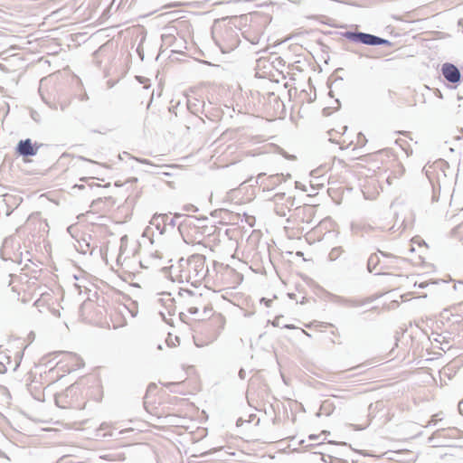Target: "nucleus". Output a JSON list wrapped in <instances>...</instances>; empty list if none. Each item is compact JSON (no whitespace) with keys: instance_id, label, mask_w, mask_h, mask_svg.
I'll return each mask as SVG.
<instances>
[{"instance_id":"nucleus-3","label":"nucleus","mask_w":463,"mask_h":463,"mask_svg":"<svg viewBox=\"0 0 463 463\" xmlns=\"http://www.w3.org/2000/svg\"><path fill=\"white\" fill-rule=\"evenodd\" d=\"M185 294L184 304L186 310L191 315H197L198 319L204 320L211 316L213 311L209 304H204L201 294L194 295L190 290H184L180 293L181 296Z\"/></svg>"},{"instance_id":"nucleus-19","label":"nucleus","mask_w":463,"mask_h":463,"mask_svg":"<svg viewBox=\"0 0 463 463\" xmlns=\"http://www.w3.org/2000/svg\"><path fill=\"white\" fill-rule=\"evenodd\" d=\"M174 35L173 34H163L162 35V41L165 44H171L172 41L174 40Z\"/></svg>"},{"instance_id":"nucleus-15","label":"nucleus","mask_w":463,"mask_h":463,"mask_svg":"<svg viewBox=\"0 0 463 463\" xmlns=\"http://www.w3.org/2000/svg\"><path fill=\"white\" fill-rule=\"evenodd\" d=\"M71 391H72V388H71V387H70V388H68V389L66 390V394H65V395L61 394V395L56 396V397H55V402H56V404H57L58 406H60V407L65 408V407H66V405H65V404H63V403H64V401H62V399H63L65 396L67 397V396H68V393H69V392H71Z\"/></svg>"},{"instance_id":"nucleus-13","label":"nucleus","mask_w":463,"mask_h":463,"mask_svg":"<svg viewBox=\"0 0 463 463\" xmlns=\"http://www.w3.org/2000/svg\"><path fill=\"white\" fill-rule=\"evenodd\" d=\"M282 178L279 175H274L267 177V181L269 184L265 186V188H269L270 186L273 187L275 185H278L281 182Z\"/></svg>"},{"instance_id":"nucleus-7","label":"nucleus","mask_w":463,"mask_h":463,"mask_svg":"<svg viewBox=\"0 0 463 463\" xmlns=\"http://www.w3.org/2000/svg\"><path fill=\"white\" fill-rule=\"evenodd\" d=\"M273 202L274 212L280 217H286L295 206V198L287 196L285 194H276L273 196Z\"/></svg>"},{"instance_id":"nucleus-17","label":"nucleus","mask_w":463,"mask_h":463,"mask_svg":"<svg viewBox=\"0 0 463 463\" xmlns=\"http://www.w3.org/2000/svg\"><path fill=\"white\" fill-rule=\"evenodd\" d=\"M343 303L347 307H359L363 304L362 301L357 299H345Z\"/></svg>"},{"instance_id":"nucleus-34","label":"nucleus","mask_w":463,"mask_h":463,"mask_svg":"<svg viewBox=\"0 0 463 463\" xmlns=\"http://www.w3.org/2000/svg\"><path fill=\"white\" fill-rule=\"evenodd\" d=\"M309 439H316V436H314V435H310V436H309Z\"/></svg>"},{"instance_id":"nucleus-26","label":"nucleus","mask_w":463,"mask_h":463,"mask_svg":"<svg viewBox=\"0 0 463 463\" xmlns=\"http://www.w3.org/2000/svg\"><path fill=\"white\" fill-rule=\"evenodd\" d=\"M139 265H140V267H141V268L148 269V266H146V263H144V261H143V260H140V261H139Z\"/></svg>"},{"instance_id":"nucleus-31","label":"nucleus","mask_w":463,"mask_h":463,"mask_svg":"<svg viewBox=\"0 0 463 463\" xmlns=\"http://www.w3.org/2000/svg\"><path fill=\"white\" fill-rule=\"evenodd\" d=\"M74 187H77L79 189H83L84 188V185L83 184H75Z\"/></svg>"},{"instance_id":"nucleus-2","label":"nucleus","mask_w":463,"mask_h":463,"mask_svg":"<svg viewBox=\"0 0 463 463\" xmlns=\"http://www.w3.org/2000/svg\"><path fill=\"white\" fill-rule=\"evenodd\" d=\"M213 38L223 53H228L238 47L240 38L235 27L224 25L213 31Z\"/></svg>"},{"instance_id":"nucleus-21","label":"nucleus","mask_w":463,"mask_h":463,"mask_svg":"<svg viewBox=\"0 0 463 463\" xmlns=\"http://www.w3.org/2000/svg\"><path fill=\"white\" fill-rule=\"evenodd\" d=\"M228 271H229V273H231L233 276H235V278L238 280V283L242 280V275H241L240 273H237L234 269H229Z\"/></svg>"},{"instance_id":"nucleus-36","label":"nucleus","mask_w":463,"mask_h":463,"mask_svg":"<svg viewBox=\"0 0 463 463\" xmlns=\"http://www.w3.org/2000/svg\"><path fill=\"white\" fill-rule=\"evenodd\" d=\"M453 288H454V289H457L458 288L457 284H455Z\"/></svg>"},{"instance_id":"nucleus-37","label":"nucleus","mask_w":463,"mask_h":463,"mask_svg":"<svg viewBox=\"0 0 463 463\" xmlns=\"http://www.w3.org/2000/svg\"><path fill=\"white\" fill-rule=\"evenodd\" d=\"M458 283V284H463V280H459Z\"/></svg>"},{"instance_id":"nucleus-27","label":"nucleus","mask_w":463,"mask_h":463,"mask_svg":"<svg viewBox=\"0 0 463 463\" xmlns=\"http://www.w3.org/2000/svg\"><path fill=\"white\" fill-rule=\"evenodd\" d=\"M264 176H265V174H263V173H261V174L258 175V176H257V181L261 180Z\"/></svg>"},{"instance_id":"nucleus-29","label":"nucleus","mask_w":463,"mask_h":463,"mask_svg":"<svg viewBox=\"0 0 463 463\" xmlns=\"http://www.w3.org/2000/svg\"><path fill=\"white\" fill-rule=\"evenodd\" d=\"M40 303H41V300L40 299H37L35 302H34V306L35 307H40Z\"/></svg>"},{"instance_id":"nucleus-18","label":"nucleus","mask_w":463,"mask_h":463,"mask_svg":"<svg viewBox=\"0 0 463 463\" xmlns=\"http://www.w3.org/2000/svg\"><path fill=\"white\" fill-rule=\"evenodd\" d=\"M280 319H281V317H276L274 318L273 322H272V325H273L274 326H283V327H286V328H294V326H291V325H282V324L280 323Z\"/></svg>"},{"instance_id":"nucleus-23","label":"nucleus","mask_w":463,"mask_h":463,"mask_svg":"<svg viewBox=\"0 0 463 463\" xmlns=\"http://www.w3.org/2000/svg\"><path fill=\"white\" fill-rule=\"evenodd\" d=\"M137 160L139 163L144 164V165H152V163L148 159L142 158V159H137Z\"/></svg>"},{"instance_id":"nucleus-5","label":"nucleus","mask_w":463,"mask_h":463,"mask_svg":"<svg viewBox=\"0 0 463 463\" xmlns=\"http://www.w3.org/2000/svg\"><path fill=\"white\" fill-rule=\"evenodd\" d=\"M161 220L162 223L166 226L171 227H178V230L181 234L186 231L187 228H190L192 225H194L195 219L188 216L183 215L179 213H175L173 217H170L168 214L163 213L158 215H154L151 223H155L156 221Z\"/></svg>"},{"instance_id":"nucleus-32","label":"nucleus","mask_w":463,"mask_h":463,"mask_svg":"<svg viewBox=\"0 0 463 463\" xmlns=\"http://www.w3.org/2000/svg\"><path fill=\"white\" fill-rule=\"evenodd\" d=\"M161 222H161V220L159 219L158 221H156L154 224H155V225H156V226L158 227V226H159V224H160Z\"/></svg>"},{"instance_id":"nucleus-39","label":"nucleus","mask_w":463,"mask_h":463,"mask_svg":"<svg viewBox=\"0 0 463 463\" xmlns=\"http://www.w3.org/2000/svg\"><path fill=\"white\" fill-rule=\"evenodd\" d=\"M461 305H463V303Z\"/></svg>"},{"instance_id":"nucleus-14","label":"nucleus","mask_w":463,"mask_h":463,"mask_svg":"<svg viewBox=\"0 0 463 463\" xmlns=\"http://www.w3.org/2000/svg\"><path fill=\"white\" fill-rule=\"evenodd\" d=\"M344 252V250L341 246L335 247L331 250V251L328 254V257L330 260H335L340 257V255Z\"/></svg>"},{"instance_id":"nucleus-24","label":"nucleus","mask_w":463,"mask_h":463,"mask_svg":"<svg viewBox=\"0 0 463 463\" xmlns=\"http://www.w3.org/2000/svg\"><path fill=\"white\" fill-rule=\"evenodd\" d=\"M5 372H6V366L2 362H0V373H4Z\"/></svg>"},{"instance_id":"nucleus-20","label":"nucleus","mask_w":463,"mask_h":463,"mask_svg":"<svg viewBox=\"0 0 463 463\" xmlns=\"http://www.w3.org/2000/svg\"><path fill=\"white\" fill-rule=\"evenodd\" d=\"M365 142H366L365 137L362 133H359L357 136V143L360 146H364L365 144Z\"/></svg>"},{"instance_id":"nucleus-1","label":"nucleus","mask_w":463,"mask_h":463,"mask_svg":"<svg viewBox=\"0 0 463 463\" xmlns=\"http://www.w3.org/2000/svg\"><path fill=\"white\" fill-rule=\"evenodd\" d=\"M177 269L179 280L191 283L193 286L200 284L208 273L205 257L201 254H194L186 260L181 259Z\"/></svg>"},{"instance_id":"nucleus-33","label":"nucleus","mask_w":463,"mask_h":463,"mask_svg":"<svg viewBox=\"0 0 463 463\" xmlns=\"http://www.w3.org/2000/svg\"><path fill=\"white\" fill-rule=\"evenodd\" d=\"M79 158H80V160L88 161V159H86V158H85V157H83V156H79ZM89 162H92V161H91V160H89Z\"/></svg>"},{"instance_id":"nucleus-16","label":"nucleus","mask_w":463,"mask_h":463,"mask_svg":"<svg viewBox=\"0 0 463 463\" xmlns=\"http://www.w3.org/2000/svg\"><path fill=\"white\" fill-rule=\"evenodd\" d=\"M245 38L252 44H258L260 40V34L256 33L253 35L246 34Z\"/></svg>"},{"instance_id":"nucleus-8","label":"nucleus","mask_w":463,"mask_h":463,"mask_svg":"<svg viewBox=\"0 0 463 463\" xmlns=\"http://www.w3.org/2000/svg\"><path fill=\"white\" fill-rule=\"evenodd\" d=\"M43 100L51 109L63 112L71 106L72 98L65 93H58L52 98L43 97Z\"/></svg>"},{"instance_id":"nucleus-22","label":"nucleus","mask_w":463,"mask_h":463,"mask_svg":"<svg viewBox=\"0 0 463 463\" xmlns=\"http://www.w3.org/2000/svg\"><path fill=\"white\" fill-rule=\"evenodd\" d=\"M239 377H240L241 380H244V379H245V377H246V372H245V370H244V369H242V368H241V369L239 371Z\"/></svg>"},{"instance_id":"nucleus-28","label":"nucleus","mask_w":463,"mask_h":463,"mask_svg":"<svg viewBox=\"0 0 463 463\" xmlns=\"http://www.w3.org/2000/svg\"><path fill=\"white\" fill-rule=\"evenodd\" d=\"M419 287L420 288H425V287H427V283L421 282V283L419 284Z\"/></svg>"},{"instance_id":"nucleus-12","label":"nucleus","mask_w":463,"mask_h":463,"mask_svg":"<svg viewBox=\"0 0 463 463\" xmlns=\"http://www.w3.org/2000/svg\"><path fill=\"white\" fill-rule=\"evenodd\" d=\"M333 410V404L329 401H325L320 406L319 414L330 415Z\"/></svg>"},{"instance_id":"nucleus-30","label":"nucleus","mask_w":463,"mask_h":463,"mask_svg":"<svg viewBox=\"0 0 463 463\" xmlns=\"http://www.w3.org/2000/svg\"><path fill=\"white\" fill-rule=\"evenodd\" d=\"M129 311H130V313L132 314V317H136V315H137V310L130 309Z\"/></svg>"},{"instance_id":"nucleus-38","label":"nucleus","mask_w":463,"mask_h":463,"mask_svg":"<svg viewBox=\"0 0 463 463\" xmlns=\"http://www.w3.org/2000/svg\"><path fill=\"white\" fill-rule=\"evenodd\" d=\"M230 0H222L221 2H229Z\"/></svg>"},{"instance_id":"nucleus-35","label":"nucleus","mask_w":463,"mask_h":463,"mask_svg":"<svg viewBox=\"0 0 463 463\" xmlns=\"http://www.w3.org/2000/svg\"><path fill=\"white\" fill-rule=\"evenodd\" d=\"M157 349L162 350V345H161V344H159V345H157Z\"/></svg>"},{"instance_id":"nucleus-9","label":"nucleus","mask_w":463,"mask_h":463,"mask_svg":"<svg viewBox=\"0 0 463 463\" xmlns=\"http://www.w3.org/2000/svg\"><path fill=\"white\" fill-rule=\"evenodd\" d=\"M314 214L315 209L311 205L297 206L293 214L287 219V222L290 224L294 220L298 219L301 222L311 223Z\"/></svg>"},{"instance_id":"nucleus-10","label":"nucleus","mask_w":463,"mask_h":463,"mask_svg":"<svg viewBox=\"0 0 463 463\" xmlns=\"http://www.w3.org/2000/svg\"><path fill=\"white\" fill-rule=\"evenodd\" d=\"M442 75L450 83L460 81L461 73L457 66L452 63H444L441 68Z\"/></svg>"},{"instance_id":"nucleus-11","label":"nucleus","mask_w":463,"mask_h":463,"mask_svg":"<svg viewBox=\"0 0 463 463\" xmlns=\"http://www.w3.org/2000/svg\"><path fill=\"white\" fill-rule=\"evenodd\" d=\"M16 150L23 156H33L37 154L38 147H34L31 139L27 138L18 143Z\"/></svg>"},{"instance_id":"nucleus-25","label":"nucleus","mask_w":463,"mask_h":463,"mask_svg":"<svg viewBox=\"0 0 463 463\" xmlns=\"http://www.w3.org/2000/svg\"><path fill=\"white\" fill-rule=\"evenodd\" d=\"M458 411L461 414H463V400L458 403Z\"/></svg>"},{"instance_id":"nucleus-6","label":"nucleus","mask_w":463,"mask_h":463,"mask_svg":"<svg viewBox=\"0 0 463 463\" xmlns=\"http://www.w3.org/2000/svg\"><path fill=\"white\" fill-rule=\"evenodd\" d=\"M379 253L383 257L390 259V260L382 261L377 253L371 254L367 261V269L370 272L375 271L376 274H380L387 269L390 264L399 260L398 258L391 254L384 253L383 251H379Z\"/></svg>"},{"instance_id":"nucleus-4","label":"nucleus","mask_w":463,"mask_h":463,"mask_svg":"<svg viewBox=\"0 0 463 463\" xmlns=\"http://www.w3.org/2000/svg\"><path fill=\"white\" fill-rule=\"evenodd\" d=\"M342 36L345 39L355 43H362L365 45L370 46H377V45H385V46H392V43L387 40L381 38L379 36L363 33V32H357V31H345L342 33Z\"/></svg>"}]
</instances>
